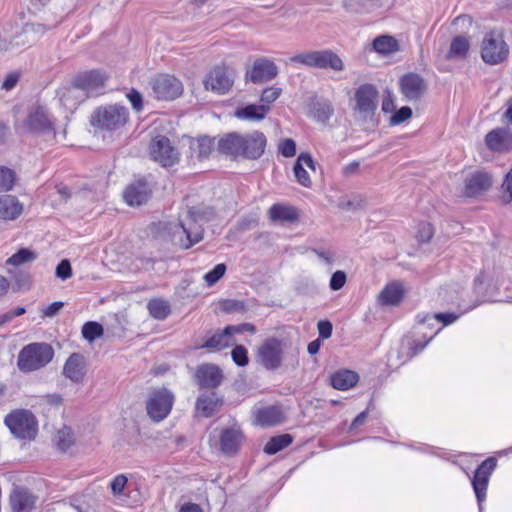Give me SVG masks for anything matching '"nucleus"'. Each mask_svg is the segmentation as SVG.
I'll return each instance as SVG.
<instances>
[{"instance_id":"1","label":"nucleus","mask_w":512,"mask_h":512,"mask_svg":"<svg viewBox=\"0 0 512 512\" xmlns=\"http://www.w3.org/2000/svg\"><path fill=\"white\" fill-rule=\"evenodd\" d=\"M54 350L48 343H31L24 346L17 358V366L22 372H32L45 367L51 362Z\"/></svg>"},{"instance_id":"2","label":"nucleus","mask_w":512,"mask_h":512,"mask_svg":"<svg viewBox=\"0 0 512 512\" xmlns=\"http://www.w3.org/2000/svg\"><path fill=\"white\" fill-rule=\"evenodd\" d=\"M129 118L126 107L118 104L100 106L91 115L93 127L103 131H115L123 127Z\"/></svg>"},{"instance_id":"3","label":"nucleus","mask_w":512,"mask_h":512,"mask_svg":"<svg viewBox=\"0 0 512 512\" xmlns=\"http://www.w3.org/2000/svg\"><path fill=\"white\" fill-rule=\"evenodd\" d=\"M482 60L489 65L503 63L509 56V46L504 40L501 31L491 30L486 32L480 45Z\"/></svg>"},{"instance_id":"4","label":"nucleus","mask_w":512,"mask_h":512,"mask_svg":"<svg viewBox=\"0 0 512 512\" xmlns=\"http://www.w3.org/2000/svg\"><path fill=\"white\" fill-rule=\"evenodd\" d=\"M4 423L10 432L19 439H32L36 436L38 423L32 412L17 409L6 415Z\"/></svg>"},{"instance_id":"5","label":"nucleus","mask_w":512,"mask_h":512,"mask_svg":"<svg viewBox=\"0 0 512 512\" xmlns=\"http://www.w3.org/2000/svg\"><path fill=\"white\" fill-rule=\"evenodd\" d=\"M285 346L282 340L274 337L264 340L257 348L256 362L266 370L280 368L284 359Z\"/></svg>"},{"instance_id":"6","label":"nucleus","mask_w":512,"mask_h":512,"mask_svg":"<svg viewBox=\"0 0 512 512\" xmlns=\"http://www.w3.org/2000/svg\"><path fill=\"white\" fill-rule=\"evenodd\" d=\"M354 111L363 120L372 118L378 106V91L371 84H363L355 91Z\"/></svg>"},{"instance_id":"7","label":"nucleus","mask_w":512,"mask_h":512,"mask_svg":"<svg viewBox=\"0 0 512 512\" xmlns=\"http://www.w3.org/2000/svg\"><path fill=\"white\" fill-rule=\"evenodd\" d=\"M173 402L174 396L169 390L165 388L154 390L146 403L147 413L154 421L159 422L168 416Z\"/></svg>"},{"instance_id":"8","label":"nucleus","mask_w":512,"mask_h":512,"mask_svg":"<svg viewBox=\"0 0 512 512\" xmlns=\"http://www.w3.org/2000/svg\"><path fill=\"white\" fill-rule=\"evenodd\" d=\"M235 73L225 66H216L204 79L206 90L217 94H226L233 86Z\"/></svg>"},{"instance_id":"9","label":"nucleus","mask_w":512,"mask_h":512,"mask_svg":"<svg viewBox=\"0 0 512 512\" xmlns=\"http://www.w3.org/2000/svg\"><path fill=\"white\" fill-rule=\"evenodd\" d=\"M152 159L164 167L173 166L179 161V152L165 136L155 137L150 144Z\"/></svg>"},{"instance_id":"10","label":"nucleus","mask_w":512,"mask_h":512,"mask_svg":"<svg viewBox=\"0 0 512 512\" xmlns=\"http://www.w3.org/2000/svg\"><path fill=\"white\" fill-rule=\"evenodd\" d=\"M25 126L28 131L50 139H54L56 136L53 121L50 119L47 110L41 106L35 107L29 112Z\"/></svg>"},{"instance_id":"11","label":"nucleus","mask_w":512,"mask_h":512,"mask_svg":"<svg viewBox=\"0 0 512 512\" xmlns=\"http://www.w3.org/2000/svg\"><path fill=\"white\" fill-rule=\"evenodd\" d=\"M152 91L159 100H174L183 92L182 83L172 75L162 74L151 81Z\"/></svg>"},{"instance_id":"12","label":"nucleus","mask_w":512,"mask_h":512,"mask_svg":"<svg viewBox=\"0 0 512 512\" xmlns=\"http://www.w3.org/2000/svg\"><path fill=\"white\" fill-rule=\"evenodd\" d=\"M427 82L416 73H407L399 80V89L402 96L409 102H418L425 95Z\"/></svg>"},{"instance_id":"13","label":"nucleus","mask_w":512,"mask_h":512,"mask_svg":"<svg viewBox=\"0 0 512 512\" xmlns=\"http://www.w3.org/2000/svg\"><path fill=\"white\" fill-rule=\"evenodd\" d=\"M497 466V460L494 457H489L484 460L476 469L474 477L472 479V486L477 498V501L481 504L486 499V491L489 483V479L494 469Z\"/></svg>"},{"instance_id":"14","label":"nucleus","mask_w":512,"mask_h":512,"mask_svg":"<svg viewBox=\"0 0 512 512\" xmlns=\"http://www.w3.org/2000/svg\"><path fill=\"white\" fill-rule=\"evenodd\" d=\"M199 213L197 211L190 210L188 216L182 221L178 229L182 234H185L186 239L179 238V244L185 248H190L193 244L199 242L203 237L202 225L198 223Z\"/></svg>"},{"instance_id":"15","label":"nucleus","mask_w":512,"mask_h":512,"mask_svg":"<svg viewBox=\"0 0 512 512\" xmlns=\"http://www.w3.org/2000/svg\"><path fill=\"white\" fill-rule=\"evenodd\" d=\"M152 187L144 179H138L130 183L123 192L124 201L129 206H141L150 199Z\"/></svg>"},{"instance_id":"16","label":"nucleus","mask_w":512,"mask_h":512,"mask_svg":"<svg viewBox=\"0 0 512 512\" xmlns=\"http://www.w3.org/2000/svg\"><path fill=\"white\" fill-rule=\"evenodd\" d=\"M266 143V137L262 132L253 131L242 135L241 156L247 159L260 158L264 153Z\"/></svg>"},{"instance_id":"17","label":"nucleus","mask_w":512,"mask_h":512,"mask_svg":"<svg viewBox=\"0 0 512 512\" xmlns=\"http://www.w3.org/2000/svg\"><path fill=\"white\" fill-rule=\"evenodd\" d=\"M278 74V68L272 60L258 58L252 68L247 72V77L253 83H264L274 79Z\"/></svg>"},{"instance_id":"18","label":"nucleus","mask_w":512,"mask_h":512,"mask_svg":"<svg viewBox=\"0 0 512 512\" xmlns=\"http://www.w3.org/2000/svg\"><path fill=\"white\" fill-rule=\"evenodd\" d=\"M492 185V176L484 171H476L465 179L464 195L475 197L486 192Z\"/></svg>"},{"instance_id":"19","label":"nucleus","mask_w":512,"mask_h":512,"mask_svg":"<svg viewBox=\"0 0 512 512\" xmlns=\"http://www.w3.org/2000/svg\"><path fill=\"white\" fill-rule=\"evenodd\" d=\"M488 149L497 153H505L512 150V133L505 128H496L485 137Z\"/></svg>"},{"instance_id":"20","label":"nucleus","mask_w":512,"mask_h":512,"mask_svg":"<svg viewBox=\"0 0 512 512\" xmlns=\"http://www.w3.org/2000/svg\"><path fill=\"white\" fill-rule=\"evenodd\" d=\"M405 292L402 282L391 281L383 287L377 296V301L381 306H397L402 302Z\"/></svg>"},{"instance_id":"21","label":"nucleus","mask_w":512,"mask_h":512,"mask_svg":"<svg viewBox=\"0 0 512 512\" xmlns=\"http://www.w3.org/2000/svg\"><path fill=\"white\" fill-rule=\"evenodd\" d=\"M86 373L85 359L81 354L73 353L63 366V375L74 383H81Z\"/></svg>"},{"instance_id":"22","label":"nucleus","mask_w":512,"mask_h":512,"mask_svg":"<svg viewBox=\"0 0 512 512\" xmlns=\"http://www.w3.org/2000/svg\"><path fill=\"white\" fill-rule=\"evenodd\" d=\"M305 167L309 168L313 172L316 169L315 162L312 159V156L307 152L301 153L298 156L297 161L293 167V172H294L296 181L300 185H302L306 188H309L312 185V181H311L309 173L305 169Z\"/></svg>"},{"instance_id":"23","label":"nucleus","mask_w":512,"mask_h":512,"mask_svg":"<svg viewBox=\"0 0 512 512\" xmlns=\"http://www.w3.org/2000/svg\"><path fill=\"white\" fill-rule=\"evenodd\" d=\"M32 44L33 39L28 38L27 31H24L22 28L12 36L0 37V52L16 53Z\"/></svg>"},{"instance_id":"24","label":"nucleus","mask_w":512,"mask_h":512,"mask_svg":"<svg viewBox=\"0 0 512 512\" xmlns=\"http://www.w3.org/2000/svg\"><path fill=\"white\" fill-rule=\"evenodd\" d=\"M214 149V139L203 136L189 139L190 159L200 161L207 158Z\"/></svg>"},{"instance_id":"25","label":"nucleus","mask_w":512,"mask_h":512,"mask_svg":"<svg viewBox=\"0 0 512 512\" xmlns=\"http://www.w3.org/2000/svg\"><path fill=\"white\" fill-rule=\"evenodd\" d=\"M196 377L201 387L214 388L221 383L222 373L217 366L205 364L198 368Z\"/></svg>"},{"instance_id":"26","label":"nucleus","mask_w":512,"mask_h":512,"mask_svg":"<svg viewBox=\"0 0 512 512\" xmlns=\"http://www.w3.org/2000/svg\"><path fill=\"white\" fill-rule=\"evenodd\" d=\"M270 110L271 107L267 104H249L237 108L234 112V116L240 120L259 122L266 117Z\"/></svg>"},{"instance_id":"27","label":"nucleus","mask_w":512,"mask_h":512,"mask_svg":"<svg viewBox=\"0 0 512 512\" xmlns=\"http://www.w3.org/2000/svg\"><path fill=\"white\" fill-rule=\"evenodd\" d=\"M243 440V434L239 428L224 429L220 436V447L223 453L231 455L237 452Z\"/></svg>"},{"instance_id":"28","label":"nucleus","mask_w":512,"mask_h":512,"mask_svg":"<svg viewBox=\"0 0 512 512\" xmlns=\"http://www.w3.org/2000/svg\"><path fill=\"white\" fill-rule=\"evenodd\" d=\"M35 502V496L22 488L15 489L10 496V503L14 512H31L35 507Z\"/></svg>"},{"instance_id":"29","label":"nucleus","mask_w":512,"mask_h":512,"mask_svg":"<svg viewBox=\"0 0 512 512\" xmlns=\"http://www.w3.org/2000/svg\"><path fill=\"white\" fill-rule=\"evenodd\" d=\"M284 420L281 409L277 406H268L255 412V423L262 427L275 426Z\"/></svg>"},{"instance_id":"30","label":"nucleus","mask_w":512,"mask_h":512,"mask_svg":"<svg viewBox=\"0 0 512 512\" xmlns=\"http://www.w3.org/2000/svg\"><path fill=\"white\" fill-rule=\"evenodd\" d=\"M23 211V205L13 195L0 196V219L15 220Z\"/></svg>"},{"instance_id":"31","label":"nucleus","mask_w":512,"mask_h":512,"mask_svg":"<svg viewBox=\"0 0 512 512\" xmlns=\"http://www.w3.org/2000/svg\"><path fill=\"white\" fill-rule=\"evenodd\" d=\"M106 77L97 70L86 72L78 77L76 82L87 93V96L96 92L105 83Z\"/></svg>"},{"instance_id":"32","label":"nucleus","mask_w":512,"mask_h":512,"mask_svg":"<svg viewBox=\"0 0 512 512\" xmlns=\"http://www.w3.org/2000/svg\"><path fill=\"white\" fill-rule=\"evenodd\" d=\"M359 380L356 372L347 369H341L331 375L330 381L333 388L337 390H349L354 387Z\"/></svg>"},{"instance_id":"33","label":"nucleus","mask_w":512,"mask_h":512,"mask_svg":"<svg viewBox=\"0 0 512 512\" xmlns=\"http://www.w3.org/2000/svg\"><path fill=\"white\" fill-rule=\"evenodd\" d=\"M222 405L215 393L201 395L196 402V411L203 417H211Z\"/></svg>"},{"instance_id":"34","label":"nucleus","mask_w":512,"mask_h":512,"mask_svg":"<svg viewBox=\"0 0 512 512\" xmlns=\"http://www.w3.org/2000/svg\"><path fill=\"white\" fill-rule=\"evenodd\" d=\"M241 145L242 135L238 133H229L218 141L219 151L231 156H241Z\"/></svg>"},{"instance_id":"35","label":"nucleus","mask_w":512,"mask_h":512,"mask_svg":"<svg viewBox=\"0 0 512 512\" xmlns=\"http://www.w3.org/2000/svg\"><path fill=\"white\" fill-rule=\"evenodd\" d=\"M372 50L382 56L391 55L399 51V43L396 38L390 35L376 37L372 44Z\"/></svg>"},{"instance_id":"36","label":"nucleus","mask_w":512,"mask_h":512,"mask_svg":"<svg viewBox=\"0 0 512 512\" xmlns=\"http://www.w3.org/2000/svg\"><path fill=\"white\" fill-rule=\"evenodd\" d=\"M318 68L341 72L345 69V65L343 60L335 52L330 49H325L319 51Z\"/></svg>"},{"instance_id":"37","label":"nucleus","mask_w":512,"mask_h":512,"mask_svg":"<svg viewBox=\"0 0 512 512\" xmlns=\"http://www.w3.org/2000/svg\"><path fill=\"white\" fill-rule=\"evenodd\" d=\"M87 93L75 82L65 90L60 100L68 109H74L76 106L87 98Z\"/></svg>"},{"instance_id":"38","label":"nucleus","mask_w":512,"mask_h":512,"mask_svg":"<svg viewBox=\"0 0 512 512\" xmlns=\"http://www.w3.org/2000/svg\"><path fill=\"white\" fill-rule=\"evenodd\" d=\"M270 219L280 222H294L298 219V213L294 207L274 204L269 209Z\"/></svg>"},{"instance_id":"39","label":"nucleus","mask_w":512,"mask_h":512,"mask_svg":"<svg viewBox=\"0 0 512 512\" xmlns=\"http://www.w3.org/2000/svg\"><path fill=\"white\" fill-rule=\"evenodd\" d=\"M149 314L157 320H164L171 312L168 301L161 298H154L148 302L147 305Z\"/></svg>"},{"instance_id":"40","label":"nucleus","mask_w":512,"mask_h":512,"mask_svg":"<svg viewBox=\"0 0 512 512\" xmlns=\"http://www.w3.org/2000/svg\"><path fill=\"white\" fill-rule=\"evenodd\" d=\"M292 436L290 434H282L272 437L264 446V452L273 455L281 451L292 443Z\"/></svg>"},{"instance_id":"41","label":"nucleus","mask_w":512,"mask_h":512,"mask_svg":"<svg viewBox=\"0 0 512 512\" xmlns=\"http://www.w3.org/2000/svg\"><path fill=\"white\" fill-rule=\"evenodd\" d=\"M469 49V42L463 36L455 37L450 45L447 57L449 59L464 57Z\"/></svg>"},{"instance_id":"42","label":"nucleus","mask_w":512,"mask_h":512,"mask_svg":"<svg viewBox=\"0 0 512 512\" xmlns=\"http://www.w3.org/2000/svg\"><path fill=\"white\" fill-rule=\"evenodd\" d=\"M333 113L334 109L330 101H319L314 104L313 117L319 122L328 121Z\"/></svg>"},{"instance_id":"43","label":"nucleus","mask_w":512,"mask_h":512,"mask_svg":"<svg viewBox=\"0 0 512 512\" xmlns=\"http://www.w3.org/2000/svg\"><path fill=\"white\" fill-rule=\"evenodd\" d=\"M37 255L28 248H22L17 253L13 254L6 261V264L13 266H21L30 263L36 259Z\"/></svg>"},{"instance_id":"44","label":"nucleus","mask_w":512,"mask_h":512,"mask_svg":"<svg viewBox=\"0 0 512 512\" xmlns=\"http://www.w3.org/2000/svg\"><path fill=\"white\" fill-rule=\"evenodd\" d=\"M319 51H309L294 55L290 58L291 63L301 64L308 67L318 68Z\"/></svg>"},{"instance_id":"45","label":"nucleus","mask_w":512,"mask_h":512,"mask_svg":"<svg viewBox=\"0 0 512 512\" xmlns=\"http://www.w3.org/2000/svg\"><path fill=\"white\" fill-rule=\"evenodd\" d=\"M230 338L231 335L230 333H226L225 328L222 332L215 333L212 337H210L204 344V347L220 350L230 344Z\"/></svg>"},{"instance_id":"46","label":"nucleus","mask_w":512,"mask_h":512,"mask_svg":"<svg viewBox=\"0 0 512 512\" xmlns=\"http://www.w3.org/2000/svg\"><path fill=\"white\" fill-rule=\"evenodd\" d=\"M417 319L421 324L430 322L431 320H437L438 322L443 323L444 326H447L454 323L458 319V315L454 313H437L434 315L426 314L423 316L418 315Z\"/></svg>"},{"instance_id":"47","label":"nucleus","mask_w":512,"mask_h":512,"mask_svg":"<svg viewBox=\"0 0 512 512\" xmlns=\"http://www.w3.org/2000/svg\"><path fill=\"white\" fill-rule=\"evenodd\" d=\"M103 334V327L97 322H87L82 327V335L89 342L94 341Z\"/></svg>"},{"instance_id":"48","label":"nucleus","mask_w":512,"mask_h":512,"mask_svg":"<svg viewBox=\"0 0 512 512\" xmlns=\"http://www.w3.org/2000/svg\"><path fill=\"white\" fill-rule=\"evenodd\" d=\"M15 182L14 172L6 167H0V192H7L13 188Z\"/></svg>"},{"instance_id":"49","label":"nucleus","mask_w":512,"mask_h":512,"mask_svg":"<svg viewBox=\"0 0 512 512\" xmlns=\"http://www.w3.org/2000/svg\"><path fill=\"white\" fill-rule=\"evenodd\" d=\"M226 272V266L223 263L217 264L211 271L204 275V280L208 286H213L223 277Z\"/></svg>"},{"instance_id":"50","label":"nucleus","mask_w":512,"mask_h":512,"mask_svg":"<svg viewBox=\"0 0 512 512\" xmlns=\"http://www.w3.org/2000/svg\"><path fill=\"white\" fill-rule=\"evenodd\" d=\"M49 28L44 24L30 23L23 27L24 31H27L28 38L33 39L35 43L41 35H43Z\"/></svg>"},{"instance_id":"51","label":"nucleus","mask_w":512,"mask_h":512,"mask_svg":"<svg viewBox=\"0 0 512 512\" xmlns=\"http://www.w3.org/2000/svg\"><path fill=\"white\" fill-rule=\"evenodd\" d=\"M502 202L503 203H510L512 201V167L505 175L504 181L502 183Z\"/></svg>"},{"instance_id":"52","label":"nucleus","mask_w":512,"mask_h":512,"mask_svg":"<svg viewBox=\"0 0 512 512\" xmlns=\"http://www.w3.org/2000/svg\"><path fill=\"white\" fill-rule=\"evenodd\" d=\"M282 94V89L279 87H268L262 91L260 101L261 104H267L270 106L274 101H276L280 95Z\"/></svg>"},{"instance_id":"53","label":"nucleus","mask_w":512,"mask_h":512,"mask_svg":"<svg viewBox=\"0 0 512 512\" xmlns=\"http://www.w3.org/2000/svg\"><path fill=\"white\" fill-rule=\"evenodd\" d=\"M278 151L282 156H284L286 158L295 156V154H296L295 141L291 138H286V139L281 140L278 144Z\"/></svg>"},{"instance_id":"54","label":"nucleus","mask_w":512,"mask_h":512,"mask_svg":"<svg viewBox=\"0 0 512 512\" xmlns=\"http://www.w3.org/2000/svg\"><path fill=\"white\" fill-rule=\"evenodd\" d=\"M231 356L238 366H246L249 362L247 349L242 345L235 346Z\"/></svg>"},{"instance_id":"55","label":"nucleus","mask_w":512,"mask_h":512,"mask_svg":"<svg viewBox=\"0 0 512 512\" xmlns=\"http://www.w3.org/2000/svg\"><path fill=\"white\" fill-rule=\"evenodd\" d=\"M411 116L412 109L408 106H403L391 116L390 122L393 125H398L408 120Z\"/></svg>"},{"instance_id":"56","label":"nucleus","mask_w":512,"mask_h":512,"mask_svg":"<svg viewBox=\"0 0 512 512\" xmlns=\"http://www.w3.org/2000/svg\"><path fill=\"white\" fill-rule=\"evenodd\" d=\"M346 280L347 277L345 272L338 270L332 274L329 287L334 291L340 290L345 285Z\"/></svg>"},{"instance_id":"57","label":"nucleus","mask_w":512,"mask_h":512,"mask_svg":"<svg viewBox=\"0 0 512 512\" xmlns=\"http://www.w3.org/2000/svg\"><path fill=\"white\" fill-rule=\"evenodd\" d=\"M127 484V478L126 476L120 474L117 475L112 482L110 483V487L112 490L113 495L118 496L123 493V490Z\"/></svg>"},{"instance_id":"58","label":"nucleus","mask_w":512,"mask_h":512,"mask_svg":"<svg viewBox=\"0 0 512 512\" xmlns=\"http://www.w3.org/2000/svg\"><path fill=\"white\" fill-rule=\"evenodd\" d=\"M56 276L66 280L72 276L71 264L68 260H62L56 267Z\"/></svg>"},{"instance_id":"59","label":"nucleus","mask_w":512,"mask_h":512,"mask_svg":"<svg viewBox=\"0 0 512 512\" xmlns=\"http://www.w3.org/2000/svg\"><path fill=\"white\" fill-rule=\"evenodd\" d=\"M20 72L13 71L6 75L4 81L2 82L1 88L6 91H10L17 85L20 79Z\"/></svg>"},{"instance_id":"60","label":"nucleus","mask_w":512,"mask_h":512,"mask_svg":"<svg viewBox=\"0 0 512 512\" xmlns=\"http://www.w3.org/2000/svg\"><path fill=\"white\" fill-rule=\"evenodd\" d=\"M127 98L130 101L132 107L137 112L141 111L143 108V98L142 95L135 89H132L127 93Z\"/></svg>"},{"instance_id":"61","label":"nucleus","mask_w":512,"mask_h":512,"mask_svg":"<svg viewBox=\"0 0 512 512\" xmlns=\"http://www.w3.org/2000/svg\"><path fill=\"white\" fill-rule=\"evenodd\" d=\"M244 331L255 333L256 329L255 326L250 323H244L236 326H227L226 327V333H230V335H234L236 333H242Z\"/></svg>"},{"instance_id":"62","label":"nucleus","mask_w":512,"mask_h":512,"mask_svg":"<svg viewBox=\"0 0 512 512\" xmlns=\"http://www.w3.org/2000/svg\"><path fill=\"white\" fill-rule=\"evenodd\" d=\"M58 444L60 445L61 448H66L68 447L71 442H72V434H71V431L69 429H63L61 431H59L58 433Z\"/></svg>"},{"instance_id":"63","label":"nucleus","mask_w":512,"mask_h":512,"mask_svg":"<svg viewBox=\"0 0 512 512\" xmlns=\"http://www.w3.org/2000/svg\"><path fill=\"white\" fill-rule=\"evenodd\" d=\"M317 328L319 336L323 339H328L332 334V324L329 321H319Z\"/></svg>"},{"instance_id":"64","label":"nucleus","mask_w":512,"mask_h":512,"mask_svg":"<svg viewBox=\"0 0 512 512\" xmlns=\"http://www.w3.org/2000/svg\"><path fill=\"white\" fill-rule=\"evenodd\" d=\"M64 304L63 302L56 301L52 304L48 305L46 308L42 310L43 316L45 317H53L55 316L62 308Z\"/></svg>"}]
</instances>
